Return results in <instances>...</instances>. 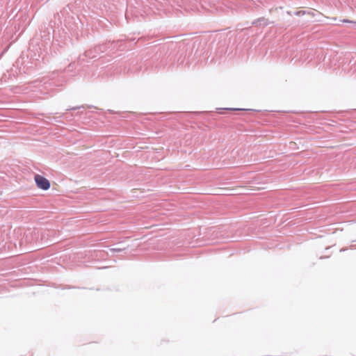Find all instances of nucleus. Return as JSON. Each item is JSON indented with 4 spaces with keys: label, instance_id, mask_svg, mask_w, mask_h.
<instances>
[{
    "label": "nucleus",
    "instance_id": "nucleus-3",
    "mask_svg": "<svg viewBox=\"0 0 356 356\" xmlns=\"http://www.w3.org/2000/svg\"><path fill=\"white\" fill-rule=\"evenodd\" d=\"M341 22H343V23H351V24H356V22L352 21V20H349V19H342Z\"/></svg>",
    "mask_w": 356,
    "mask_h": 356
},
{
    "label": "nucleus",
    "instance_id": "nucleus-4",
    "mask_svg": "<svg viewBox=\"0 0 356 356\" xmlns=\"http://www.w3.org/2000/svg\"><path fill=\"white\" fill-rule=\"evenodd\" d=\"M307 15H309L311 17H314L315 16L314 13L313 11H310V10H307Z\"/></svg>",
    "mask_w": 356,
    "mask_h": 356
},
{
    "label": "nucleus",
    "instance_id": "nucleus-2",
    "mask_svg": "<svg viewBox=\"0 0 356 356\" xmlns=\"http://www.w3.org/2000/svg\"><path fill=\"white\" fill-rule=\"evenodd\" d=\"M294 14L296 16H303V15H307V10H298V11H296Z\"/></svg>",
    "mask_w": 356,
    "mask_h": 356
},
{
    "label": "nucleus",
    "instance_id": "nucleus-5",
    "mask_svg": "<svg viewBox=\"0 0 356 356\" xmlns=\"http://www.w3.org/2000/svg\"><path fill=\"white\" fill-rule=\"evenodd\" d=\"M229 110H232V111H238V110H240L239 108H228Z\"/></svg>",
    "mask_w": 356,
    "mask_h": 356
},
{
    "label": "nucleus",
    "instance_id": "nucleus-1",
    "mask_svg": "<svg viewBox=\"0 0 356 356\" xmlns=\"http://www.w3.org/2000/svg\"><path fill=\"white\" fill-rule=\"evenodd\" d=\"M37 186L42 190H48L50 188V182L45 177L36 175L34 177Z\"/></svg>",
    "mask_w": 356,
    "mask_h": 356
}]
</instances>
